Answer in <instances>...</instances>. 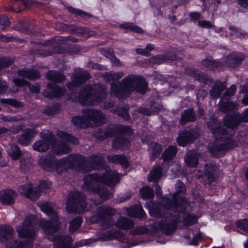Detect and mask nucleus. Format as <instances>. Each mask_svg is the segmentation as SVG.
Here are the masks:
<instances>
[{"instance_id":"b1692460","label":"nucleus","mask_w":248,"mask_h":248,"mask_svg":"<svg viewBox=\"0 0 248 248\" xmlns=\"http://www.w3.org/2000/svg\"><path fill=\"white\" fill-rule=\"evenodd\" d=\"M200 155L195 151L188 152L185 156L184 159L186 165L191 168L197 166L199 162V158Z\"/></svg>"},{"instance_id":"a19ab883","label":"nucleus","mask_w":248,"mask_h":248,"mask_svg":"<svg viewBox=\"0 0 248 248\" xmlns=\"http://www.w3.org/2000/svg\"><path fill=\"white\" fill-rule=\"evenodd\" d=\"M104 78L106 81H116L121 79L124 76L123 72H106L103 75Z\"/></svg>"},{"instance_id":"9b49d317","label":"nucleus","mask_w":248,"mask_h":248,"mask_svg":"<svg viewBox=\"0 0 248 248\" xmlns=\"http://www.w3.org/2000/svg\"><path fill=\"white\" fill-rule=\"evenodd\" d=\"M35 222L34 216H27L24 221L19 225L16 229L18 236L21 238L33 239L36 236L37 230L35 225Z\"/></svg>"},{"instance_id":"6ab92c4d","label":"nucleus","mask_w":248,"mask_h":248,"mask_svg":"<svg viewBox=\"0 0 248 248\" xmlns=\"http://www.w3.org/2000/svg\"><path fill=\"white\" fill-rule=\"evenodd\" d=\"M244 59L242 54L234 52L226 56L224 62L227 66L235 68L240 65Z\"/></svg>"},{"instance_id":"72a5a7b5","label":"nucleus","mask_w":248,"mask_h":248,"mask_svg":"<svg viewBox=\"0 0 248 248\" xmlns=\"http://www.w3.org/2000/svg\"><path fill=\"white\" fill-rule=\"evenodd\" d=\"M206 168L204 170V175L207 178L210 183L213 182L216 180V174L217 171V167L213 164L208 166L205 165Z\"/></svg>"},{"instance_id":"052dcab7","label":"nucleus","mask_w":248,"mask_h":248,"mask_svg":"<svg viewBox=\"0 0 248 248\" xmlns=\"http://www.w3.org/2000/svg\"><path fill=\"white\" fill-rule=\"evenodd\" d=\"M14 60L10 58H4L0 59V65L1 68H5L12 65Z\"/></svg>"},{"instance_id":"864d4df0","label":"nucleus","mask_w":248,"mask_h":248,"mask_svg":"<svg viewBox=\"0 0 248 248\" xmlns=\"http://www.w3.org/2000/svg\"><path fill=\"white\" fill-rule=\"evenodd\" d=\"M31 157L27 159L24 158H21L20 167L24 171H27L31 167Z\"/></svg>"},{"instance_id":"6e6552de","label":"nucleus","mask_w":248,"mask_h":248,"mask_svg":"<svg viewBox=\"0 0 248 248\" xmlns=\"http://www.w3.org/2000/svg\"><path fill=\"white\" fill-rule=\"evenodd\" d=\"M58 164L61 168L67 169L71 168L83 172L89 171L88 161L86 158L79 154L70 155L58 161Z\"/></svg>"},{"instance_id":"69168bd1","label":"nucleus","mask_w":248,"mask_h":248,"mask_svg":"<svg viewBox=\"0 0 248 248\" xmlns=\"http://www.w3.org/2000/svg\"><path fill=\"white\" fill-rule=\"evenodd\" d=\"M198 24L200 27L203 28L211 29L213 27L211 22L207 20L199 21Z\"/></svg>"},{"instance_id":"bf43d9fd","label":"nucleus","mask_w":248,"mask_h":248,"mask_svg":"<svg viewBox=\"0 0 248 248\" xmlns=\"http://www.w3.org/2000/svg\"><path fill=\"white\" fill-rule=\"evenodd\" d=\"M0 25L1 26V29L3 31L10 26V22L6 16L3 15L0 16Z\"/></svg>"},{"instance_id":"0eeeda50","label":"nucleus","mask_w":248,"mask_h":248,"mask_svg":"<svg viewBox=\"0 0 248 248\" xmlns=\"http://www.w3.org/2000/svg\"><path fill=\"white\" fill-rule=\"evenodd\" d=\"M42 211L45 213L50 218L51 221L42 220L40 225L43 232L46 234H52L58 231L60 225L58 221V216L57 213L48 202H44L40 204Z\"/></svg>"},{"instance_id":"a211bd4d","label":"nucleus","mask_w":248,"mask_h":248,"mask_svg":"<svg viewBox=\"0 0 248 248\" xmlns=\"http://www.w3.org/2000/svg\"><path fill=\"white\" fill-rule=\"evenodd\" d=\"M18 192L31 200L35 201L40 197V191L36 187H32L31 184L21 186L18 188Z\"/></svg>"},{"instance_id":"79ce46f5","label":"nucleus","mask_w":248,"mask_h":248,"mask_svg":"<svg viewBox=\"0 0 248 248\" xmlns=\"http://www.w3.org/2000/svg\"><path fill=\"white\" fill-rule=\"evenodd\" d=\"M161 173L162 169L160 166H158L154 168L150 172L148 179L151 181L157 182L161 177Z\"/></svg>"},{"instance_id":"0e129e2a","label":"nucleus","mask_w":248,"mask_h":248,"mask_svg":"<svg viewBox=\"0 0 248 248\" xmlns=\"http://www.w3.org/2000/svg\"><path fill=\"white\" fill-rule=\"evenodd\" d=\"M236 87L234 85H232L229 89L225 92L223 94V98H227L228 97H230L234 94L236 91Z\"/></svg>"},{"instance_id":"cd10ccee","label":"nucleus","mask_w":248,"mask_h":248,"mask_svg":"<svg viewBox=\"0 0 248 248\" xmlns=\"http://www.w3.org/2000/svg\"><path fill=\"white\" fill-rule=\"evenodd\" d=\"M71 122L77 127L85 128L90 126L88 118L83 116H76L72 118Z\"/></svg>"},{"instance_id":"7ed1b4c3","label":"nucleus","mask_w":248,"mask_h":248,"mask_svg":"<svg viewBox=\"0 0 248 248\" xmlns=\"http://www.w3.org/2000/svg\"><path fill=\"white\" fill-rule=\"evenodd\" d=\"M84 184L83 188L87 191H92L97 193L104 200L110 198L111 194L106 189L103 185L108 186L116 184L119 181V176L115 170H106L102 175L89 174L84 178Z\"/></svg>"},{"instance_id":"f257e3e1","label":"nucleus","mask_w":248,"mask_h":248,"mask_svg":"<svg viewBox=\"0 0 248 248\" xmlns=\"http://www.w3.org/2000/svg\"><path fill=\"white\" fill-rule=\"evenodd\" d=\"M176 193L173 194L171 199L165 197L162 200L164 205H153L150 208L149 211L151 216L156 217H163L158 223L159 228L167 235L174 231L177 223L180 221V217L178 213L171 215V213L164 212L167 208L178 212H183L187 205V202L184 197L179 196L178 194H184L186 191L184 184L180 181L175 185Z\"/></svg>"},{"instance_id":"2eb2a0df","label":"nucleus","mask_w":248,"mask_h":248,"mask_svg":"<svg viewBox=\"0 0 248 248\" xmlns=\"http://www.w3.org/2000/svg\"><path fill=\"white\" fill-rule=\"evenodd\" d=\"M82 114L88 118L90 126H93V122L96 125H102L106 123L105 115L100 110L93 108L83 109Z\"/></svg>"},{"instance_id":"13d9d810","label":"nucleus","mask_w":248,"mask_h":248,"mask_svg":"<svg viewBox=\"0 0 248 248\" xmlns=\"http://www.w3.org/2000/svg\"><path fill=\"white\" fill-rule=\"evenodd\" d=\"M236 225L241 230L248 232V219H243L236 222Z\"/></svg>"},{"instance_id":"c756f323","label":"nucleus","mask_w":248,"mask_h":248,"mask_svg":"<svg viewBox=\"0 0 248 248\" xmlns=\"http://www.w3.org/2000/svg\"><path fill=\"white\" fill-rule=\"evenodd\" d=\"M106 241H109L114 239H118L121 241L127 242V240L123 233L119 231L111 230L105 232Z\"/></svg>"},{"instance_id":"bb28decb","label":"nucleus","mask_w":248,"mask_h":248,"mask_svg":"<svg viewBox=\"0 0 248 248\" xmlns=\"http://www.w3.org/2000/svg\"><path fill=\"white\" fill-rule=\"evenodd\" d=\"M219 110L224 113L232 112L237 109V105L231 101L227 100V98L222 97L218 104Z\"/></svg>"},{"instance_id":"5701e85b","label":"nucleus","mask_w":248,"mask_h":248,"mask_svg":"<svg viewBox=\"0 0 248 248\" xmlns=\"http://www.w3.org/2000/svg\"><path fill=\"white\" fill-rule=\"evenodd\" d=\"M17 197V193L12 189H7L0 192V202L5 205L14 203V199Z\"/></svg>"},{"instance_id":"393cba45","label":"nucleus","mask_w":248,"mask_h":248,"mask_svg":"<svg viewBox=\"0 0 248 248\" xmlns=\"http://www.w3.org/2000/svg\"><path fill=\"white\" fill-rule=\"evenodd\" d=\"M50 157H42L39 161V165L44 170L50 171L54 168V165L60 167L58 164V161Z\"/></svg>"},{"instance_id":"2f4dec72","label":"nucleus","mask_w":248,"mask_h":248,"mask_svg":"<svg viewBox=\"0 0 248 248\" xmlns=\"http://www.w3.org/2000/svg\"><path fill=\"white\" fill-rule=\"evenodd\" d=\"M17 74L29 79H36L40 78L39 73L34 69H22L17 71Z\"/></svg>"},{"instance_id":"423d86ee","label":"nucleus","mask_w":248,"mask_h":248,"mask_svg":"<svg viewBox=\"0 0 248 248\" xmlns=\"http://www.w3.org/2000/svg\"><path fill=\"white\" fill-rule=\"evenodd\" d=\"M15 231L11 226H0V242L4 244L6 248H32L31 242L15 239Z\"/></svg>"},{"instance_id":"39448f33","label":"nucleus","mask_w":248,"mask_h":248,"mask_svg":"<svg viewBox=\"0 0 248 248\" xmlns=\"http://www.w3.org/2000/svg\"><path fill=\"white\" fill-rule=\"evenodd\" d=\"M106 96V86L96 83L84 87L80 90L77 98L83 105H94L103 101Z\"/></svg>"},{"instance_id":"7c9ffc66","label":"nucleus","mask_w":248,"mask_h":248,"mask_svg":"<svg viewBox=\"0 0 248 248\" xmlns=\"http://www.w3.org/2000/svg\"><path fill=\"white\" fill-rule=\"evenodd\" d=\"M196 116L192 108L185 110L181 115L180 123L184 125L187 123L193 122L196 121Z\"/></svg>"},{"instance_id":"6e6d98bb","label":"nucleus","mask_w":248,"mask_h":248,"mask_svg":"<svg viewBox=\"0 0 248 248\" xmlns=\"http://www.w3.org/2000/svg\"><path fill=\"white\" fill-rule=\"evenodd\" d=\"M183 221L185 225H191L197 221V218L194 216L188 215L183 218Z\"/></svg>"},{"instance_id":"4d7b16f0","label":"nucleus","mask_w":248,"mask_h":248,"mask_svg":"<svg viewBox=\"0 0 248 248\" xmlns=\"http://www.w3.org/2000/svg\"><path fill=\"white\" fill-rule=\"evenodd\" d=\"M51 184V183L49 181H42L40 183V185L38 187L35 186V187L37 188V190L40 191V195L41 191H46L48 189L50 188Z\"/></svg>"},{"instance_id":"58836bf2","label":"nucleus","mask_w":248,"mask_h":248,"mask_svg":"<svg viewBox=\"0 0 248 248\" xmlns=\"http://www.w3.org/2000/svg\"><path fill=\"white\" fill-rule=\"evenodd\" d=\"M177 153L176 146H170L163 152L162 157L164 161L171 160L175 156Z\"/></svg>"},{"instance_id":"3c124183","label":"nucleus","mask_w":248,"mask_h":248,"mask_svg":"<svg viewBox=\"0 0 248 248\" xmlns=\"http://www.w3.org/2000/svg\"><path fill=\"white\" fill-rule=\"evenodd\" d=\"M68 9L70 12L75 15H78L82 18H89V17L92 16V15L86 12L81 10L75 9L71 6H69L68 7Z\"/></svg>"},{"instance_id":"a878e982","label":"nucleus","mask_w":248,"mask_h":248,"mask_svg":"<svg viewBox=\"0 0 248 248\" xmlns=\"http://www.w3.org/2000/svg\"><path fill=\"white\" fill-rule=\"evenodd\" d=\"M115 131L116 126L110 124L104 128L99 129L96 133V137L97 139L102 140L113 135Z\"/></svg>"},{"instance_id":"338daca9","label":"nucleus","mask_w":248,"mask_h":248,"mask_svg":"<svg viewBox=\"0 0 248 248\" xmlns=\"http://www.w3.org/2000/svg\"><path fill=\"white\" fill-rule=\"evenodd\" d=\"M13 82L16 86L22 87L25 85H28L29 82L23 79L15 78L13 79Z\"/></svg>"},{"instance_id":"9d476101","label":"nucleus","mask_w":248,"mask_h":248,"mask_svg":"<svg viewBox=\"0 0 248 248\" xmlns=\"http://www.w3.org/2000/svg\"><path fill=\"white\" fill-rule=\"evenodd\" d=\"M85 196L78 191H72L67 197L66 209L69 213L84 212L86 210Z\"/></svg>"},{"instance_id":"c85d7f7f","label":"nucleus","mask_w":248,"mask_h":248,"mask_svg":"<svg viewBox=\"0 0 248 248\" xmlns=\"http://www.w3.org/2000/svg\"><path fill=\"white\" fill-rule=\"evenodd\" d=\"M107 159L110 162L119 164L125 168L128 167L127 159L124 155H111L107 156Z\"/></svg>"},{"instance_id":"412c9836","label":"nucleus","mask_w":248,"mask_h":248,"mask_svg":"<svg viewBox=\"0 0 248 248\" xmlns=\"http://www.w3.org/2000/svg\"><path fill=\"white\" fill-rule=\"evenodd\" d=\"M37 132L32 129H27L23 133L16 137L18 143L22 146H27L31 143Z\"/></svg>"},{"instance_id":"774afa93","label":"nucleus","mask_w":248,"mask_h":248,"mask_svg":"<svg viewBox=\"0 0 248 248\" xmlns=\"http://www.w3.org/2000/svg\"><path fill=\"white\" fill-rule=\"evenodd\" d=\"M80 51V47L78 45L71 46L68 47V51L71 54H78Z\"/></svg>"},{"instance_id":"09e8293b","label":"nucleus","mask_w":248,"mask_h":248,"mask_svg":"<svg viewBox=\"0 0 248 248\" xmlns=\"http://www.w3.org/2000/svg\"><path fill=\"white\" fill-rule=\"evenodd\" d=\"M82 222V219L80 217H77L73 219L70 224V231L71 232H74L76 231L79 228Z\"/></svg>"},{"instance_id":"aec40b11","label":"nucleus","mask_w":248,"mask_h":248,"mask_svg":"<svg viewBox=\"0 0 248 248\" xmlns=\"http://www.w3.org/2000/svg\"><path fill=\"white\" fill-rule=\"evenodd\" d=\"M48 239L54 242L55 248H69L72 238L67 235H57L55 237H48Z\"/></svg>"},{"instance_id":"c9c22d12","label":"nucleus","mask_w":248,"mask_h":248,"mask_svg":"<svg viewBox=\"0 0 248 248\" xmlns=\"http://www.w3.org/2000/svg\"><path fill=\"white\" fill-rule=\"evenodd\" d=\"M104 158L100 154L93 155L89 157V162H88V166L90 168L91 171L93 169L97 168L99 165L102 164L104 161Z\"/></svg>"},{"instance_id":"c03bdc74","label":"nucleus","mask_w":248,"mask_h":248,"mask_svg":"<svg viewBox=\"0 0 248 248\" xmlns=\"http://www.w3.org/2000/svg\"><path fill=\"white\" fill-rule=\"evenodd\" d=\"M8 154L14 160L17 159L21 155V151L17 145L12 144L7 150Z\"/></svg>"},{"instance_id":"f3484780","label":"nucleus","mask_w":248,"mask_h":248,"mask_svg":"<svg viewBox=\"0 0 248 248\" xmlns=\"http://www.w3.org/2000/svg\"><path fill=\"white\" fill-rule=\"evenodd\" d=\"M200 135L198 129H191L182 132L177 138L178 144L181 146H184L188 143L193 142Z\"/></svg>"},{"instance_id":"f8f14e48","label":"nucleus","mask_w":248,"mask_h":248,"mask_svg":"<svg viewBox=\"0 0 248 248\" xmlns=\"http://www.w3.org/2000/svg\"><path fill=\"white\" fill-rule=\"evenodd\" d=\"M57 136L61 140V143L58 145L56 144L54 145V147L58 155L68 154L71 151L68 145L69 143L75 145L78 143V140L77 138L63 131H58Z\"/></svg>"},{"instance_id":"8fccbe9b","label":"nucleus","mask_w":248,"mask_h":248,"mask_svg":"<svg viewBox=\"0 0 248 248\" xmlns=\"http://www.w3.org/2000/svg\"><path fill=\"white\" fill-rule=\"evenodd\" d=\"M140 195L143 199H150L154 196V191L152 188L146 186L140 190Z\"/></svg>"},{"instance_id":"1a4fd4ad","label":"nucleus","mask_w":248,"mask_h":248,"mask_svg":"<svg viewBox=\"0 0 248 248\" xmlns=\"http://www.w3.org/2000/svg\"><path fill=\"white\" fill-rule=\"evenodd\" d=\"M114 209L106 205L99 207L96 211V214L91 217L93 223L99 224L101 228L107 229L113 225L111 216L115 214Z\"/></svg>"},{"instance_id":"603ef678","label":"nucleus","mask_w":248,"mask_h":248,"mask_svg":"<svg viewBox=\"0 0 248 248\" xmlns=\"http://www.w3.org/2000/svg\"><path fill=\"white\" fill-rule=\"evenodd\" d=\"M121 27L124 29H130L131 31L138 33H142L143 32V30L142 29L130 23H126L122 24L121 25Z\"/></svg>"},{"instance_id":"a18cd8bd","label":"nucleus","mask_w":248,"mask_h":248,"mask_svg":"<svg viewBox=\"0 0 248 248\" xmlns=\"http://www.w3.org/2000/svg\"><path fill=\"white\" fill-rule=\"evenodd\" d=\"M0 103L5 106H11L16 108L22 107L23 103L12 98H1L0 99Z\"/></svg>"},{"instance_id":"ddd939ff","label":"nucleus","mask_w":248,"mask_h":248,"mask_svg":"<svg viewBox=\"0 0 248 248\" xmlns=\"http://www.w3.org/2000/svg\"><path fill=\"white\" fill-rule=\"evenodd\" d=\"M91 78V76L87 71L79 68H76L72 73L71 81L67 84V86L70 91H74Z\"/></svg>"},{"instance_id":"473e14b6","label":"nucleus","mask_w":248,"mask_h":248,"mask_svg":"<svg viewBox=\"0 0 248 248\" xmlns=\"http://www.w3.org/2000/svg\"><path fill=\"white\" fill-rule=\"evenodd\" d=\"M46 76L47 79L56 83H61L65 79V77L63 73L56 71H49Z\"/></svg>"},{"instance_id":"4468645a","label":"nucleus","mask_w":248,"mask_h":248,"mask_svg":"<svg viewBox=\"0 0 248 248\" xmlns=\"http://www.w3.org/2000/svg\"><path fill=\"white\" fill-rule=\"evenodd\" d=\"M42 139L36 141L32 145L33 149L39 152H45L48 150L51 145L55 142V136L53 134L48 131L42 134Z\"/></svg>"},{"instance_id":"5fc2aeb1","label":"nucleus","mask_w":248,"mask_h":248,"mask_svg":"<svg viewBox=\"0 0 248 248\" xmlns=\"http://www.w3.org/2000/svg\"><path fill=\"white\" fill-rule=\"evenodd\" d=\"M105 236L106 235L105 232L99 233L96 235L97 238L91 239L87 241H85L83 242V244H81V246L84 245H89L92 242H96L98 240L106 241Z\"/></svg>"},{"instance_id":"e433bc0d","label":"nucleus","mask_w":248,"mask_h":248,"mask_svg":"<svg viewBox=\"0 0 248 248\" xmlns=\"http://www.w3.org/2000/svg\"><path fill=\"white\" fill-rule=\"evenodd\" d=\"M134 226L132 220L126 218L121 217L115 223V226L120 229L127 230Z\"/></svg>"},{"instance_id":"20e7f679","label":"nucleus","mask_w":248,"mask_h":248,"mask_svg":"<svg viewBox=\"0 0 248 248\" xmlns=\"http://www.w3.org/2000/svg\"><path fill=\"white\" fill-rule=\"evenodd\" d=\"M147 90V83L144 78L139 75H129L118 83L111 84L110 94L119 99H125L134 91L144 94Z\"/></svg>"},{"instance_id":"f704fd0d","label":"nucleus","mask_w":248,"mask_h":248,"mask_svg":"<svg viewBox=\"0 0 248 248\" xmlns=\"http://www.w3.org/2000/svg\"><path fill=\"white\" fill-rule=\"evenodd\" d=\"M130 145L129 141L125 138L121 136L117 138L113 142L112 147L115 150H124Z\"/></svg>"},{"instance_id":"f03ea898","label":"nucleus","mask_w":248,"mask_h":248,"mask_svg":"<svg viewBox=\"0 0 248 248\" xmlns=\"http://www.w3.org/2000/svg\"><path fill=\"white\" fill-rule=\"evenodd\" d=\"M207 125L215 139L208 145V149L215 156L219 157L226 150L238 145V142L228 134L227 129L216 118H211Z\"/></svg>"},{"instance_id":"4c0bfd02","label":"nucleus","mask_w":248,"mask_h":248,"mask_svg":"<svg viewBox=\"0 0 248 248\" xmlns=\"http://www.w3.org/2000/svg\"><path fill=\"white\" fill-rule=\"evenodd\" d=\"M128 214L132 217L143 218L145 213L141 205H136L128 209Z\"/></svg>"},{"instance_id":"37998d69","label":"nucleus","mask_w":248,"mask_h":248,"mask_svg":"<svg viewBox=\"0 0 248 248\" xmlns=\"http://www.w3.org/2000/svg\"><path fill=\"white\" fill-rule=\"evenodd\" d=\"M187 74L190 75L191 76L201 82H205L207 79L206 76L202 72L195 70H187L186 71Z\"/></svg>"},{"instance_id":"ea45409f","label":"nucleus","mask_w":248,"mask_h":248,"mask_svg":"<svg viewBox=\"0 0 248 248\" xmlns=\"http://www.w3.org/2000/svg\"><path fill=\"white\" fill-rule=\"evenodd\" d=\"M225 89L224 83L221 82L216 83L214 87L210 90V93L212 97L214 98H218L222 92Z\"/></svg>"},{"instance_id":"4be33fe9","label":"nucleus","mask_w":248,"mask_h":248,"mask_svg":"<svg viewBox=\"0 0 248 248\" xmlns=\"http://www.w3.org/2000/svg\"><path fill=\"white\" fill-rule=\"evenodd\" d=\"M48 87L50 89V91H44V95L49 98H53L54 97L61 96L65 93V90L58 86L53 85L52 83H48Z\"/></svg>"},{"instance_id":"49530a36","label":"nucleus","mask_w":248,"mask_h":248,"mask_svg":"<svg viewBox=\"0 0 248 248\" xmlns=\"http://www.w3.org/2000/svg\"><path fill=\"white\" fill-rule=\"evenodd\" d=\"M150 148L152 150L151 156L152 158L157 157L160 154L162 151L161 145L156 142H152L150 145Z\"/></svg>"},{"instance_id":"680f3d73","label":"nucleus","mask_w":248,"mask_h":248,"mask_svg":"<svg viewBox=\"0 0 248 248\" xmlns=\"http://www.w3.org/2000/svg\"><path fill=\"white\" fill-rule=\"evenodd\" d=\"M115 112H117L119 116L125 119H127L129 117L128 110L126 107L119 108L117 111H115Z\"/></svg>"},{"instance_id":"de8ad7c7","label":"nucleus","mask_w":248,"mask_h":248,"mask_svg":"<svg viewBox=\"0 0 248 248\" xmlns=\"http://www.w3.org/2000/svg\"><path fill=\"white\" fill-rule=\"evenodd\" d=\"M202 65L205 68L213 70L219 67V63L213 60L205 59L202 62Z\"/></svg>"},{"instance_id":"e2e57ef3","label":"nucleus","mask_w":248,"mask_h":248,"mask_svg":"<svg viewBox=\"0 0 248 248\" xmlns=\"http://www.w3.org/2000/svg\"><path fill=\"white\" fill-rule=\"evenodd\" d=\"M240 92L241 93H246V95L244 98L242 100V102L245 105H248V88L247 86H240Z\"/></svg>"},{"instance_id":"dca6fc26","label":"nucleus","mask_w":248,"mask_h":248,"mask_svg":"<svg viewBox=\"0 0 248 248\" xmlns=\"http://www.w3.org/2000/svg\"><path fill=\"white\" fill-rule=\"evenodd\" d=\"M242 122H248V108L242 114L234 112L232 115L227 116L224 119L225 126L230 128H235Z\"/></svg>"}]
</instances>
